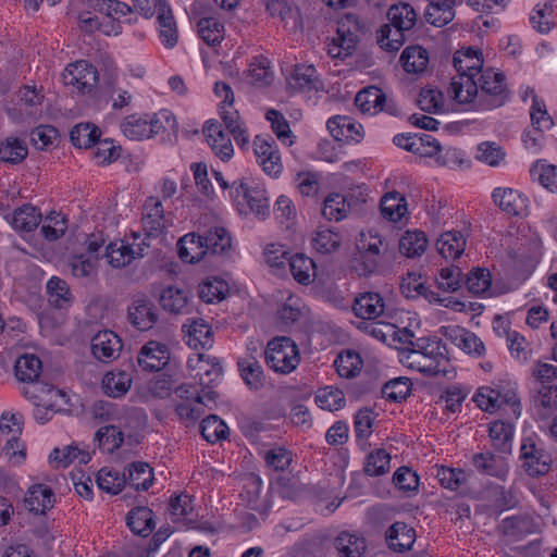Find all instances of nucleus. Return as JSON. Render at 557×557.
Instances as JSON below:
<instances>
[{"label":"nucleus","instance_id":"64","mask_svg":"<svg viewBox=\"0 0 557 557\" xmlns=\"http://www.w3.org/2000/svg\"><path fill=\"white\" fill-rule=\"evenodd\" d=\"M67 228L66 218L58 212H51L41 226V234L48 240H57L63 236Z\"/></svg>","mask_w":557,"mask_h":557},{"label":"nucleus","instance_id":"40","mask_svg":"<svg viewBox=\"0 0 557 557\" xmlns=\"http://www.w3.org/2000/svg\"><path fill=\"white\" fill-rule=\"evenodd\" d=\"M14 370L17 380L32 383L39 377L42 370V363L37 356L33 354H25L16 360Z\"/></svg>","mask_w":557,"mask_h":557},{"label":"nucleus","instance_id":"8","mask_svg":"<svg viewBox=\"0 0 557 557\" xmlns=\"http://www.w3.org/2000/svg\"><path fill=\"white\" fill-rule=\"evenodd\" d=\"M440 334L468 355L482 357L485 354L484 343L471 331L459 325H444Z\"/></svg>","mask_w":557,"mask_h":557},{"label":"nucleus","instance_id":"62","mask_svg":"<svg viewBox=\"0 0 557 557\" xmlns=\"http://www.w3.org/2000/svg\"><path fill=\"white\" fill-rule=\"evenodd\" d=\"M385 101V94L375 87H369L356 95L355 103L362 112H379L381 102Z\"/></svg>","mask_w":557,"mask_h":557},{"label":"nucleus","instance_id":"4","mask_svg":"<svg viewBox=\"0 0 557 557\" xmlns=\"http://www.w3.org/2000/svg\"><path fill=\"white\" fill-rule=\"evenodd\" d=\"M522 467L530 476H541L548 473L552 466L550 455L539 447L534 440L527 437L520 447Z\"/></svg>","mask_w":557,"mask_h":557},{"label":"nucleus","instance_id":"6","mask_svg":"<svg viewBox=\"0 0 557 557\" xmlns=\"http://www.w3.org/2000/svg\"><path fill=\"white\" fill-rule=\"evenodd\" d=\"M492 199L508 216L523 218L529 214V198L521 191L510 187H496L492 193Z\"/></svg>","mask_w":557,"mask_h":557},{"label":"nucleus","instance_id":"48","mask_svg":"<svg viewBox=\"0 0 557 557\" xmlns=\"http://www.w3.org/2000/svg\"><path fill=\"white\" fill-rule=\"evenodd\" d=\"M334 367L339 376L351 379L360 372L362 360L358 352L354 350H346L336 357Z\"/></svg>","mask_w":557,"mask_h":557},{"label":"nucleus","instance_id":"11","mask_svg":"<svg viewBox=\"0 0 557 557\" xmlns=\"http://www.w3.org/2000/svg\"><path fill=\"white\" fill-rule=\"evenodd\" d=\"M122 349L121 338L112 331L99 332L91 338V352L101 362L117 358Z\"/></svg>","mask_w":557,"mask_h":557},{"label":"nucleus","instance_id":"39","mask_svg":"<svg viewBox=\"0 0 557 557\" xmlns=\"http://www.w3.org/2000/svg\"><path fill=\"white\" fill-rule=\"evenodd\" d=\"M122 133L132 140H143L151 137V127L148 123V115L132 114L121 123Z\"/></svg>","mask_w":557,"mask_h":557},{"label":"nucleus","instance_id":"59","mask_svg":"<svg viewBox=\"0 0 557 557\" xmlns=\"http://www.w3.org/2000/svg\"><path fill=\"white\" fill-rule=\"evenodd\" d=\"M97 484L107 493L117 494L126 484V472L120 475L115 470L103 468L98 472Z\"/></svg>","mask_w":557,"mask_h":557},{"label":"nucleus","instance_id":"17","mask_svg":"<svg viewBox=\"0 0 557 557\" xmlns=\"http://www.w3.org/2000/svg\"><path fill=\"white\" fill-rule=\"evenodd\" d=\"M472 465L480 473L500 480H505L508 474V465L505 458L491 451L474 454Z\"/></svg>","mask_w":557,"mask_h":557},{"label":"nucleus","instance_id":"10","mask_svg":"<svg viewBox=\"0 0 557 557\" xmlns=\"http://www.w3.org/2000/svg\"><path fill=\"white\" fill-rule=\"evenodd\" d=\"M170 359L169 348L165 344L150 341L146 343L139 350L137 356L138 366L144 371H160Z\"/></svg>","mask_w":557,"mask_h":557},{"label":"nucleus","instance_id":"35","mask_svg":"<svg viewBox=\"0 0 557 557\" xmlns=\"http://www.w3.org/2000/svg\"><path fill=\"white\" fill-rule=\"evenodd\" d=\"M455 3L456 0H429V9L425 12L426 22L436 27L448 24L455 16Z\"/></svg>","mask_w":557,"mask_h":557},{"label":"nucleus","instance_id":"25","mask_svg":"<svg viewBox=\"0 0 557 557\" xmlns=\"http://www.w3.org/2000/svg\"><path fill=\"white\" fill-rule=\"evenodd\" d=\"M288 88L296 92L318 90L319 79L312 65H296L287 79Z\"/></svg>","mask_w":557,"mask_h":557},{"label":"nucleus","instance_id":"36","mask_svg":"<svg viewBox=\"0 0 557 557\" xmlns=\"http://www.w3.org/2000/svg\"><path fill=\"white\" fill-rule=\"evenodd\" d=\"M399 61L407 73L419 74L426 70L429 54L421 46H409L401 52Z\"/></svg>","mask_w":557,"mask_h":557},{"label":"nucleus","instance_id":"22","mask_svg":"<svg viewBox=\"0 0 557 557\" xmlns=\"http://www.w3.org/2000/svg\"><path fill=\"white\" fill-rule=\"evenodd\" d=\"M403 362L410 369L417 370L423 375L435 376L446 375L444 361L428 358L417 351H407L403 355Z\"/></svg>","mask_w":557,"mask_h":557},{"label":"nucleus","instance_id":"30","mask_svg":"<svg viewBox=\"0 0 557 557\" xmlns=\"http://www.w3.org/2000/svg\"><path fill=\"white\" fill-rule=\"evenodd\" d=\"M237 366L242 379L250 389L258 391L263 387L265 375L262 366L255 357L239 359Z\"/></svg>","mask_w":557,"mask_h":557},{"label":"nucleus","instance_id":"42","mask_svg":"<svg viewBox=\"0 0 557 557\" xmlns=\"http://www.w3.org/2000/svg\"><path fill=\"white\" fill-rule=\"evenodd\" d=\"M126 483L135 490L147 491L153 480L152 469L146 462L137 461L126 469Z\"/></svg>","mask_w":557,"mask_h":557},{"label":"nucleus","instance_id":"50","mask_svg":"<svg viewBox=\"0 0 557 557\" xmlns=\"http://www.w3.org/2000/svg\"><path fill=\"white\" fill-rule=\"evenodd\" d=\"M530 175L547 190L557 191V166L545 161H536L530 169Z\"/></svg>","mask_w":557,"mask_h":557},{"label":"nucleus","instance_id":"28","mask_svg":"<svg viewBox=\"0 0 557 557\" xmlns=\"http://www.w3.org/2000/svg\"><path fill=\"white\" fill-rule=\"evenodd\" d=\"M188 292L174 286L164 288L160 296L162 308L174 314H186L188 310Z\"/></svg>","mask_w":557,"mask_h":557},{"label":"nucleus","instance_id":"44","mask_svg":"<svg viewBox=\"0 0 557 557\" xmlns=\"http://www.w3.org/2000/svg\"><path fill=\"white\" fill-rule=\"evenodd\" d=\"M201 236L207 253L221 255L231 248V236L223 227L210 228Z\"/></svg>","mask_w":557,"mask_h":557},{"label":"nucleus","instance_id":"21","mask_svg":"<svg viewBox=\"0 0 557 557\" xmlns=\"http://www.w3.org/2000/svg\"><path fill=\"white\" fill-rule=\"evenodd\" d=\"M416 541V531L405 522L397 521L386 531V542L394 552L409 550Z\"/></svg>","mask_w":557,"mask_h":557},{"label":"nucleus","instance_id":"9","mask_svg":"<svg viewBox=\"0 0 557 557\" xmlns=\"http://www.w3.org/2000/svg\"><path fill=\"white\" fill-rule=\"evenodd\" d=\"M146 247L148 244L145 240L139 244L114 242L107 246L106 257L113 268L120 269L128 265L134 259L144 257Z\"/></svg>","mask_w":557,"mask_h":557},{"label":"nucleus","instance_id":"33","mask_svg":"<svg viewBox=\"0 0 557 557\" xmlns=\"http://www.w3.org/2000/svg\"><path fill=\"white\" fill-rule=\"evenodd\" d=\"M127 525L134 534L148 536L154 529L153 512L148 507L132 509L126 517Z\"/></svg>","mask_w":557,"mask_h":557},{"label":"nucleus","instance_id":"41","mask_svg":"<svg viewBox=\"0 0 557 557\" xmlns=\"http://www.w3.org/2000/svg\"><path fill=\"white\" fill-rule=\"evenodd\" d=\"M380 209L386 220L397 222L407 212L406 199L397 191L387 193L381 199Z\"/></svg>","mask_w":557,"mask_h":557},{"label":"nucleus","instance_id":"12","mask_svg":"<svg viewBox=\"0 0 557 557\" xmlns=\"http://www.w3.org/2000/svg\"><path fill=\"white\" fill-rule=\"evenodd\" d=\"M352 312L362 320H376L385 312V301L376 292L359 294L352 302Z\"/></svg>","mask_w":557,"mask_h":557},{"label":"nucleus","instance_id":"58","mask_svg":"<svg viewBox=\"0 0 557 557\" xmlns=\"http://www.w3.org/2000/svg\"><path fill=\"white\" fill-rule=\"evenodd\" d=\"M342 243V236L330 230L321 228L315 232L311 239L312 247L320 253H331L336 251Z\"/></svg>","mask_w":557,"mask_h":557},{"label":"nucleus","instance_id":"54","mask_svg":"<svg viewBox=\"0 0 557 557\" xmlns=\"http://www.w3.org/2000/svg\"><path fill=\"white\" fill-rule=\"evenodd\" d=\"M391 455L383 448H377L366 457L363 471L370 476L383 475L389 471Z\"/></svg>","mask_w":557,"mask_h":557},{"label":"nucleus","instance_id":"19","mask_svg":"<svg viewBox=\"0 0 557 557\" xmlns=\"http://www.w3.org/2000/svg\"><path fill=\"white\" fill-rule=\"evenodd\" d=\"M387 24L397 26L413 35V27L417 24L418 13L413 7L407 2H398L391 5L386 13Z\"/></svg>","mask_w":557,"mask_h":557},{"label":"nucleus","instance_id":"5","mask_svg":"<svg viewBox=\"0 0 557 557\" xmlns=\"http://www.w3.org/2000/svg\"><path fill=\"white\" fill-rule=\"evenodd\" d=\"M100 79L98 70L87 61L81 60L70 64L63 73V82L81 94H90Z\"/></svg>","mask_w":557,"mask_h":557},{"label":"nucleus","instance_id":"46","mask_svg":"<svg viewBox=\"0 0 557 557\" xmlns=\"http://www.w3.org/2000/svg\"><path fill=\"white\" fill-rule=\"evenodd\" d=\"M349 207L350 203L344 195L333 193L324 199L322 214L329 221H341L347 216Z\"/></svg>","mask_w":557,"mask_h":557},{"label":"nucleus","instance_id":"56","mask_svg":"<svg viewBox=\"0 0 557 557\" xmlns=\"http://www.w3.org/2000/svg\"><path fill=\"white\" fill-rule=\"evenodd\" d=\"M358 249L379 257H392V255H389L388 242L372 231H369L368 233L362 232L360 234Z\"/></svg>","mask_w":557,"mask_h":557},{"label":"nucleus","instance_id":"27","mask_svg":"<svg viewBox=\"0 0 557 557\" xmlns=\"http://www.w3.org/2000/svg\"><path fill=\"white\" fill-rule=\"evenodd\" d=\"M201 238V235L190 233L186 234L178 240V256L184 262L196 263L207 255V250Z\"/></svg>","mask_w":557,"mask_h":557},{"label":"nucleus","instance_id":"15","mask_svg":"<svg viewBox=\"0 0 557 557\" xmlns=\"http://www.w3.org/2000/svg\"><path fill=\"white\" fill-rule=\"evenodd\" d=\"M143 226L148 237H158L165 228L162 202L149 197L144 205Z\"/></svg>","mask_w":557,"mask_h":557},{"label":"nucleus","instance_id":"26","mask_svg":"<svg viewBox=\"0 0 557 557\" xmlns=\"http://www.w3.org/2000/svg\"><path fill=\"white\" fill-rule=\"evenodd\" d=\"M334 545L342 557H361L367 549L366 539L348 531L341 532L335 537Z\"/></svg>","mask_w":557,"mask_h":557},{"label":"nucleus","instance_id":"34","mask_svg":"<svg viewBox=\"0 0 557 557\" xmlns=\"http://www.w3.org/2000/svg\"><path fill=\"white\" fill-rule=\"evenodd\" d=\"M132 385L131 375L121 370L108 372L102 379L103 393L113 398L124 396Z\"/></svg>","mask_w":557,"mask_h":557},{"label":"nucleus","instance_id":"29","mask_svg":"<svg viewBox=\"0 0 557 557\" xmlns=\"http://www.w3.org/2000/svg\"><path fill=\"white\" fill-rule=\"evenodd\" d=\"M46 290L49 304L54 308H69L74 300L69 284L58 276H52L47 282Z\"/></svg>","mask_w":557,"mask_h":557},{"label":"nucleus","instance_id":"37","mask_svg":"<svg viewBox=\"0 0 557 557\" xmlns=\"http://www.w3.org/2000/svg\"><path fill=\"white\" fill-rule=\"evenodd\" d=\"M436 247L445 259H456L463 252L466 239L460 232L448 231L442 234L436 240Z\"/></svg>","mask_w":557,"mask_h":557},{"label":"nucleus","instance_id":"14","mask_svg":"<svg viewBox=\"0 0 557 557\" xmlns=\"http://www.w3.org/2000/svg\"><path fill=\"white\" fill-rule=\"evenodd\" d=\"M202 132L213 152L223 161L232 158L234 153L232 141L227 134L222 131L221 124L216 121H208Z\"/></svg>","mask_w":557,"mask_h":557},{"label":"nucleus","instance_id":"47","mask_svg":"<svg viewBox=\"0 0 557 557\" xmlns=\"http://www.w3.org/2000/svg\"><path fill=\"white\" fill-rule=\"evenodd\" d=\"M428 239L421 231H407L399 239V251L406 257L413 258L424 252Z\"/></svg>","mask_w":557,"mask_h":557},{"label":"nucleus","instance_id":"55","mask_svg":"<svg viewBox=\"0 0 557 557\" xmlns=\"http://www.w3.org/2000/svg\"><path fill=\"white\" fill-rule=\"evenodd\" d=\"M197 26L199 36L209 46H216L224 38V25L215 17L200 18Z\"/></svg>","mask_w":557,"mask_h":557},{"label":"nucleus","instance_id":"24","mask_svg":"<svg viewBox=\"0 0 557 557\" xmlns=\"http://www.w3.org/2000/svg\"><path fill=\"white\" fill-rule=\"evenodd\" d=\"M534 523L528 515H517L503 519L497 527V532L511 540H520L533 532Z\"/></svg>","mask_w":557,"mask_h":557},{"label":"nucleus","instance_id":"61","mask_svg":"<svg viewBox=\"0 0 557 557\" xmlns=\"http://www.w3.org/2000/svg\"><path fill=\"white\" fill-rule=\"evenodd\" d=\"M411 392V383L408 379L397 377L386 382L382 388V396L394 403L405 400Z\"/></svg>","mask_w":557,"mask_h":557},{"label":"nucleus","instance_id":"57","mask_svg":"<svg viewBox=\"0 0 557 557\" xmlns=\"http://www.w3.org/2000/svg\"><path fill=\"white\" fill-rule=\"evenodd\" d=\"M200 433L207 442L216 443L226 438L228 428L218 416L211 414L201 421Z\"/></svg>","mask_w":557,"mask_h":557},{"label":"nucleus","instance_id":"20","mask_svg":"<svg viewBox=\"0 0 557 557\" xmlns=\"http://www.w3.org/2000/svg\"><path fill=\"white\" fill-rule=\"evenodd\" d=\"M24 502L29 511L44 515L53 507L54 493L48 485L35 484L27 491Z\"/></svg>","mask_w":557,"mask_h":557},{"label":"nucleus","instance_id":"23","mask_svg":"<svg viewBox=\"0 0 557 557\" xmlns=\"http://www.w3.org/2000/svg\"><path fill=\"white\" fill-rule=\"evenodd\" d=\"M412 37L406 30L385 23L376 30V42L386 52H397Z\"/></svg>","mask_w":557,"mask_h":557},{"label":"nucleus","instance_id":"18","mask_svg":"<svg viewBox=\"0 0 557 557\" xmlns=\"http://www.w3.org/2000/svg\"><path fill=\"white\" fill-rule=\"evenodd\" d=\"M156 10L160 40L166 48H173L177 44L178 34L172 11L164 1H158Z\"/></svg>","mask_w":557,"mask_h":557},{"label":"nucleus","instance_id":"45","mask_svg":"<svg viewBox=\"0 0 557 557\" xmlns=\"http://www.w3.org/2000/svg\"><path fill=\"white\" fill-rule=\"evenodd\" d=\"M409 351H417L419 355L430 359L433 358L442 360L444 361V364H447L448 362L445 358L446 347L437 337H418Z\"/></svg>","mask_w":557,"mask_h":557},{"label":"nucleus","instance_id":"43","mask_svg":"<svg viewBox=\"0 0 557 557\" xmlns=\"http://www.w3.org/2000/svg\"><path fill=\"white\" fill-rule=\"evenodd\" d=\"M488 434L493 446L497 450L502 453H509L511 450L512 424L500 420L494 421L490 424Z\"/></svg>","mask_w":557,"mask_h":557},{"label":"nucleus","instance_id":"49","mask_svg":"<svg viewBox=\"0 0 557 557\" xmlns=\"http://www.w3.org/2000/svg\"><path fill=\"white\" fill-rule=\"evenodd\" d=\"M293 277L302 285H308L314 275V262L305 255H295L287 260Z\"/></svg>","mask_w":557,"mask_h":557},{"label":"nucleus","instance_id":"53","mask_svg":"<svg viewBox=\"0 0 557 557\" xmlns=\"http://www.w3.org/2000/svg\"><path fill=\"white\" fill-rule=\"evenodd\" d=\"M262 488V481L256 474H248L245 478V483L240 497L247 503V506L256 511H264L265 507L260 503V494Z\"/></svg>","mask_w":557,"mask_h":557},{"label":"nucleus","instance_id":"51","mask_svg":"<svg viewBox=\"0 0 557 557\" xmlns=\"http://www.w3.org/2000/svg\"><path fill=\"white\" fill-rule=\"evenodd\" d=\"M100 129L90 123H81L70 132V139L77 148H90L97 144L100 137Z\"/></svg>","mask_w":557,"mask_h":557},{"label":"nucleus","instance_id":"32","mask_svg":"<svg viewBox=\"0 0 557 557\" xmlns=\"http://www.w3.org/2000/svg\"><path fill=\"white\" fill-rule=\"evenodd\" d=\"M188 345L194 348H210L213 344L212 327L203 319H193L187 325Z\"/></svg>","mask_w":557,"mask_h":557},{"label":"nucleus","instance_id":"13","mask_svg":"<svg viewBox=\"0 0 557 557\" xmlns=\"http://www.w3.org/2000/svg\"><path fill=\"white\" fill-rule=\"evenodd\" d=\"M128 321L138 331H148L158 321V309L148 299H136L128 307Z\"/></svg>","mask_w":557,"mask_h":557},{"label":"nucleus","instance_id":"16","mask_svg":"<svg viewBox=\"0 0 557 557\" xmlns=\"http://www.w3.org/2000/svg\"><path fill=\"white\" fill-rule=\"evenodd\" d=\"M327 129L331 135L337 141L343 143H359L362 138V126L358 123H355L352 119L344 115H336L329 119L326 123Z\"/></svg>","mask_w":557,"mask_h":557},{"label":"nucleus","instance_id":"2","mask_svg":"<svg viewBox=\"0 0 557 557\" xmlns=\"http://www.w3.org/2000/svg\"><path fill=\"white\" fill-rule=\"evenodd\" d=\"M476 81L478 94L470 101L481 110H492L502 107L508 99L506 76L493 69L482 70Z\"/></svg>","mask_w":557,"mask_h":557},{"label":"nucleus","instance_id":"38","mask_svg":"<svg viewBox=\"0 0 557 557\" xmlns=\"http://www.w3.org/2000/svg\"><path fill=\"white\" fill-rule=\"evenodd\" d=\"M28 154V148L23 139L8 137L0 143V161L9 164H20Z\"/></svg>","mask_w":557,"mask_h":557},{"label":"nucleus","instance_id":"1","mask_svg":"<svg viewBox=\"0 0 557 557\" xmlns=\"http://www.w3.org/2000/svg\"><path fill=\"white\" fill-rule=\"evenodd\" d=\"M454 67L458 75L453 77L449 94L458 103H470L478 94L475 76L482 72V53L471 47L458 50L454 54Z\"/></svg>","mask_w":557,"mask_h":557},{"label":"nucleus","instance_id":"63","mask_svg":"<svg viewBox=\"0 0 557 557\" xmlns=\"http://www.w3.org/2000/svg\"><path fill=\"white\" fill-rule=\"evenodd\" d=\"M462 281L461 269L457 265L442 268L436 277L438 288L447 293L458 290L461 287Z\"/></svg>","mask_w":557,"mask_h":557},{"label":"nucleus","instance_id":"52","mask_svg":"<svg viewBox=\"0 0 557 557\" xmlns=\"http://www.w3.org/2000/svg\"><path fill=\"white\" fill-rule=\"evenodd\" d=\"M361 29L359 17L354 13H347L338 22L337 35L344 36L343 40L347 44V49H355Z\"/></svg>","mask_w":557,"mask_h":557},{"label":"nucleus","instance_id":"7","mask_svg":"<svg viewBox=\"0 0 557 557\" xmlns=\"http://www.w3.org/2000/svg\"><path fill=\"white\" fill-rule=\"evenodd\" d=\"M253 151L258 162L263 171L272 176L277 177L283 170L281 154L272 137L256 136L253 140Z\"/></svg>","mask_w":557,"mask_h":557},{"label":"nucleus","instance_id":"60","mask_svg":"<svg viewBox=\"0 0 557 557\" xmlns=\"http://www.w3.org/2000/svg\"><path fill=\"white\" fill-rule=\"evenodd\" d=\"M345 395L338 388L323 387L315 395V403L323 410L335 411L345 406Z\"/></svg>","mask_w":557,"mask_h":557},{"label":"nucleus","instance_id":"31","mask_svg":"<svg viewBox=\"0 0 557 557\" xmlns=\"http://www.w3.org/2000/svg\"><path fill=\"white\" fill-rule=\"evenodd\" d=\"M41 221V213L32 205H24L16 208L11 216L10 224L17 232L29 233L34 231Z\"/></svg>","mask_w":557,"mask_h":557},{"label":"nucleus","instance_id":"3","mask_svg":"<svg viewBox=\"0 0 557 557\" xmlns=\"http://www.w3.org/2000/svg\"><path fill=\"white\" fill-rule=\"evenodd\" d=\"M265 362L275 372L288 374L300 362V354L297 345L289 337H275L267 345Z\"/></svg>","mask_w":557,"mask_h":557}]
</instances>
